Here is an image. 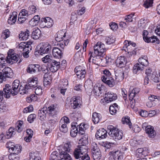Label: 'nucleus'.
<instances>
[{"label":"nucleus","mask_w":160,"mask_h":160,"mask_svg":"<svg viewBox=\"0 0 160 160\" xmlns=\"http://www.w3.org/2000/svg\"><path fill=\"white\" fill-rule=\"evenodd\" d=\"M88 135L84 134L80 139L79 143L81 144V145L75 148L73 152L74 156L76 159L80 158L79 160H90V158L87 154V147L86 145L88 143Z\"/></svg>","instance_id":"nucleus-1"},{"label":"nucleus","mask_w":160,"mask_h":160,"mask_svg":"<svg viewBox=\"0 0 160 160\" xmlns=\"http://www.w3.org/2000/svg\"><path fill=\"white\" fill-rule=\"evenodd\" d=\"M11 86L9 84H6L5 87L3 88L5 97L6 98H9L12 94L14 96L17 95L19 92L20 94H26L25 86L22 87L20 85V82L18 80L14 81L12 85V89Z\"/></svg>","instance_id":"nucleus-2"},{"label":"nucleus","mask_w":160,"mask_h":160,"mask_svg":"<svg viewBox=\"0 0 160 160\" xmlns=\"http://www.w3.org/2000/svg\"><path fill=\"white\" fill-rule=\"evenodd\" d=\"M109 135L112 139L116 141L122 139L123 134L122 131L115 128L112 125H109L107 128Z\"/></svg>","instance_id":"nucleus-3"},{"label":"nucleus","mask_w":160,"mask_h":160,"mask_svg":"<svg viewBox=\"0 0 160 160\" xmlns=\"http://www.w3.org/2000/svg\"><path fill=\"white\" fill-rule=\"evenodd\" d=\"M71 147L70 142H68L66 143L62 148L59 150L60 157L61 160H70L71 159L70 156L68 153L70 151Z\"/></svg>","instance_id":"nucleus-4"},{"label":"nucleus","mask_w":160,"mask_h":160,"mask_svg":"<svg viewBox=\"0 0 160 160\" xmlns=\"http://www.w3.org/2000/svg\"><path fill=\"white\" fill-rule=\"evenodd\" d=\"M94 52L96 55H104L106 49L105 45L101 42H97L94 46Z\"/></svg>","instance_id":"nucleus-5"},{"label":"nucleus","mask_w":160,"mask_h":160,"mask_svg":"<svg viewBox=\"0 0 160 160\" xmlns=\"http://www.w3.org/2000/svg\"><path fill=\"white\" fill-rule=\"evenodd\" d=\"M39 48V52L41 55L48 53L51 51V46L48 42H42L37 47Z\"/></svg>","instance_id":"nucleus-6"},{"label":"nucleus","mask_w":160,"mask_h":160,"mask_svg":"<svg viewBox=\"0 0 160 160\" xmlns=\"http://www.w3.org/2000/svg\"><path fill=\"white\" fill-rule=\"evenodd\" d=\"M13 73L10 68L9 67L4 68L0 72V83L6 80V78H11L12 76Z\"/></svg>","instance_id":"nucleus-7"},{"label":"nucleus","mask_w":160,"mask_h":160,"mask_svg":"<svg viewBox=\"0 0 160 160\" xmlns=\"http://www.w3.org/2000/svg\"><path fill=\"white\" fill-rule=\"evenodd\" d=\"M12 50H10L8 52V56L6 57V61L8 63L12 64L16 63L18 60L19 58L18 55L13 53Z\"/></svg>","instance_id":"nucleus-8"},{"label":"nucleus","mask_w":160,"mask_h":160,"mask_svg":"<svg viewBox=\"0 0 160 160\" xmlns=\"http://www.w3.org/2000/svg\"><path fill=\"white\" fill-rule=\"evenodd\" d=\"M28 84L25 85L26 93H28L30 92L31 88H35L37 86L38 78H30L28 79Z\"/></svg>","instance_id":"nucleus-9"},{"label":"nucleus","mask_w":160,"mask_h":160,"mask_svg":"<svg viewBox=\"0 0 160 160\" xmlns=\"http://www.w3.org/2000/svg\"><path fill=\"white\" fill-rule=\"evenodd\" d=\"M105 97L101 100V102L102 103L104 102L108 103L114 101L117 98L116 94L111 92H108L105 93Z\"/></svg>","instance_id":"nucleus-10"},{"label":"nucleus","mask_w":160,"mask_h":160,"mask_svg":"<svg viewBox=\"0 0 160 160\" xmlns=\"http://www.w3.org/2000/svg\"><path fill=\"white\" fill-rule=\"evenodd\" d=\"M147 123H143L142 127L143 129H145L146 132L148 134V137L150 138H153L155 136L156 132L154 130L153 127L150 125L146 126Z\"/></svg>","instance_id":"nucleus-11"},{"label":"nucleus","mask_w":160,"mask_h":160,"mask_svg":"<svg viewBox=\"0 0 160 160\" xmlns=\"http://www.w3.org/2000/svg\"><path fill=\"white\" fill-rule=\"evenodd\" d=\"M74 72L78 78L82 79L85 78L86 73L85 67L80 66L76 67L75 68Z\"/></svg>","instance_id":"nucleus-12"},{"label":"nucleus","mask_w":160,"mask_h":160,"mask_svg":"<svg viewBox=\"0 0 160 160\" xmlns=\"http://www.w3.org/2000/svg\"><path fill=\"white\" fill-rule=\"evenodd\" d=\"M29 14L28 11L25 9H22L18 15V22L19 23H22L26 20Z\"/></svg>","instance_id":"nucleus-13"},{"label":"nucleus","mask_w":160,"mask_h":160,"mask_svg":"<svg viewBox=\"0 0 160 160\" xmlns=\"http://www.w3.org/2000/svg\"><path fill=\"white\" fill-rule=\"evenodd\" d=\"M80 98L79 97H73L71 100V107L74 109L79 107L81 105Z\"/></svg>","instance_id":"nucleus-14"},{"label":"nucleus","mask_w":160,"mask_h":160,"mask_svg":"<svg viewBox=\"0 0 160 160\" xmlns=\"http://www.w3.org/2000/svg\"><path fill=\"white\" fill-rule=\"evenodd\" d=\"M92 52L90 57L88 59L89 62H91V58H92V63L98 65L99 63H100L102 62V56L103 55H96V56L93 57L92 54Z\"/></svg>","instance_id":"nucleus-15"},{"label":"nucleus","mask_w":160,"mask_h":160,"mask_svg":"<svg viewBox=\"0 0 160 160\" xmlns=\"http://www.w3.org/2000/svg\"><path fill=\"white\" fill-rule=\"evenodd\" d=\"M40 70V66L38 64H31L29 65L27 69V72L31 74L38 72Z\"/></svg>","instance_id":"nucleus-16"},{"label":"nucleus","mask_w":160,"mask_h":160,"mask_svg":"<svg viewBox=\"0 0 160 160\" xmlns=\"http://www.w3.org/2000/svg\"><path fill=\"white\" fill-rule=\"evenodd\" d=\"M47 112L49 114V116L53 117V118L56 117L57 110L56 106L54 105H51L46 108Z\"/></svg>","instance_id":"nucleus-17"},{"label":"nucleus","mask_w":160,"mask_h":160,"mask_svg":"<svg viewBox=\"0 0 160 160\" xmlns=\"http://www.w3.org/2000/svg\"><path fill=\"white\" fill-rule=\"evenodd\" d=\"M127 63V60L125 57L120 56L118 57L116 61V64L117 67L122 68L125 67Z\"/></svg>","instance_id":"nucleus-18"},{"label":"nucleus","mask_w":160,"mask_h":160,"mask_svg":"<svg viewBox=\"0 0 160 160\" xmlns=\"http://www.w3.org/2000/svg\"><path fill=\"white\" fill-rule=\"evenodd\" d=\"M148 32L147 30H144L143 33V38L144 40L148 43H154L155 39H156V36H153L151 37L148 36Z\"/></svg>","instance_id":"nucleus-19"},{"label":"nucleus","mask_w":160,"mask_h":160,"mask_svg":"<svg viewBox=\"0 0 160 160\" xmlns=\"http://www.w3.org/2000/svg\"><path fill=\"white\" fill-rule=\"evenodd\" d=\"M41 23L44 25V27L49 28L51 27L53 24V21L49 17L42 18L41 19Z\"/></svg>","instance_id":"nucleus-20"},{"label":"nucleus","mask_w":160,"mask_h":160,"mask_svg":"<svg viewBox=\"0 0 160 160\" xmlns=\"http://www.w3.org/2000/svg\"><path fill=\"white\" fill-rule=\"evenodd\" d=\"M102 81L110 87H112L115 85L114 80L112 77H105L104 76L103 78H102Z\"/></svg>","instance_id":"nucleus-21"},{"label":"nucleus","mask_w":160,"mask_h":160,"mask_svg":"<svg viewBox=\"0 0 160 160\" xmlns=\"http://www.w3.org/2000/svg\"><path fill=\"white\" fill-rule=\"evenodd\" d=\"M60 62H57L56 61L53 60L50 63V65L49 67L50 70L52 72H56L60 68Z\"/></svg>","instance_id":"nucleus-22"},{"label":"nucleus","mask_w":160,"mask_h":160,"mask_svg":"<svg viewBox=\"0 0 160 160\" xmlns=\"http://www.w3.org/2000/svg\"><path fill=\"white\" fill-rule=\"evenodd\" d=\"M107 131L104 128L99 129L96 133V137L99 139L104 138L107 136Z\"/></svg>","instance_id":"nucleus-23"},{"label":"nucleus","mask_w":160,"mask_h":160,"mask_svg":"<svg viewBox=\"0 0 160 160\" xmlns=\"http://www.w3.org/2000/svg\"><path fill=\"white\" fill-rule=\"evenodd\" d=\"M52 54L56 58H61L63 54L62 50L57 47H54L52 50Z\"/></svg>","instance_id":"nucleus-24"},{"label":"nucleus","mask_w":160,"mask_h":160,"mask_svg":"<svg viewBox=\"0 0 160 160\" xmlns=\"http://www.w3.org/2000/svg\"><path fill=\"white\" fill-rule=\"evenodd\" d=\"M113 158L115 160H121L123 158V153L119 151L111 152Z\"/></svg>","instance_id":"nucleus-25"},{"label":"nucleus","mask_w":160,"mask_h":160,"mask_svg":"<svg viewBox=\"0 0 160 160\" xmlns=\"http://www.w3.org/2000/svg\"><path fill=\"white\" fill-rule=\"evenodd\" d=\"M17 12H12L10 15L8 19V23L11 25L14 24L16 22L17 18Z\"/></svg>","instance_id":"nucleus-26"},{"label":"nucleus","mask_w":160,"mask_h":160,"mask_svg":"<svg viewBox=\"0 0 160 160\" xmlns=\"http://www.w3.org/2000/svg\"><path fill=\"white\" fill-rule=\"evenodd\" d=\"M16 129L12 127H10L6 132V134L5 136V138L9 139L13 137L16 134Z\"/></svg>","instance_id":"nucleus-27"},{"label":"nucleus","mask_w":160,"mask_h":160,"mask_svg":"<svg viewBox=\"0 0 160 160\" xmlns=\"http://www.w3.org/2000/svg\"><path fill=\"white\" fill-rule=\"evenodd\" d=\"M115 74L116 78H118L119 80H122L124 78V73L122 70H117L115 72Z\"/></svg>","instance_id":"nucleus-28"},{"label":"nucleus","mask_w":160,"mask_h":160,"mask_svg":"<svg viewBox=\"0 0 160 160\" xmlns=\"http://www.w3.org/2000/svg\"><path fill=\"white\" fill-rule=\"evenodd\" d=\"M30 31L28 30H26L25 32H21L19 35L20 39L23 40H26L29 36Z\"/></svg>","instance_id":"nucleus-29"},{"label":"nucleus","mask_w":160,"mask_h":160,"mask_svg":"<svg viewBox=\"0 0 160 160\" xmlns=\"http://www.w3.org/2000/svg\"><path fill=\"white\" fill-rule=\"evenodd\" d=\"M95 152H93V156L95 160H99L101 158V152L99 148L95 149Z\"/></svg>","instance_id":"nucleus-30"},{"label":"nucleus","mask_w":160,"mask_h":160,"mask_svg":"<svg viewBox=\"0 0 160 160\" xmlns=\"http://www.w3.org/2000/svg\"><path fill=\"white\" fill-rule=\"evenodd\" d=\"M41 34V32L39 29H35L33 31L31 34V37L34 39H37L39 38Z\"/></svg>","instance_id":"nucleus-31"},{"label":"nucleus","mask_w":160,"mask_h":160,"mask_svg":"<svg viewBox=\"0 0 160 160\" xmlns=\"http://www.w3.org/2000/svg\"><path fill=\"white\" fill-rule=\"evenodd\" d=\"M29 158L30 160H41L39 154L37 152H30L29 154Z\"/></svg>","instance_id":"nucleus-32"},{"label":"nucleus","mask_w":160,"mask_h":160,"mask_svg":"<svg viewBox=\"0 0 160 160\" xmlns=\"http://www.w3.org/2000/svg\"><path fill=\"white\" fill-rule=\"evenodd\" d=\"M101 118V115L100 114L96 112H94L92 115V121L94 123H97Z\"/></svg>","instance_id":"nucleus-33"},{"label":"nucleus","mask_w":160,"mask_h":160,"mask_svg":"<svg viewBox=\"0 0 160 160\" xmlns=\"http://www.w3.org/2000/svg\"><path fill=\"white\" fill-rule=\"evenodd\" d=\"M102 90V87L95 86L93 88L92 93L95 96H98L101 94Z\"/></svg>","instance_id":"nucleus-34"},{"label":"nucleus","mask_w":160,"mask_h":160,"mask_svg":"<svg viewBox=\"0 0 160 160\" xmlns=\"http://www.w3.org/2000/svg\"><path fill=\"white\" fill-rule=\"evenodd\" d=\"M59 128L60 131L64 133H66L68 131L67 124L65 123H63L59 122Z\"/></svg>","instance_id":"nucleus-35"},{"label":"nucleus","mask_w":160,"mask_h":160,"mask_svg":"<svg viewBox=\"0 0 160 160\" xmlns=\"http://www.w3.org/2000/svg\"><path fill=\"white\" fill-rule=\"evenodd\" d=\"M143 67L139 63H137L135 64L133 68V72L134 73H137L139 71H142L143 69Z\"/></svg>","instance_id":"nucleus-36"},{"label":"nucleus","mask_w":160,"mask_h":160,"mask_svg":"<svg viewBox=\"0 0 160 160\" xmlns=\"http://www.w3.org/2000/svg\"><path fill=\"white\" fill-rule=\"evenodd\" d=\"M52 57L51 55H47L42 58V61L44 63H51L53 60L52 59Z\"/></svg>","instance_id":"nucleus-37"},{"label":"nucleus","mask_w":160,"mask_h":160,"mask_svg":"<svg viewBox=\"0 0 160 160\" xmlns=\"http://www.w3.org/2000/svg\"><path fill=\"white\" fill-rule=\"evenodd\" d=\"M139 63L142 67L147 66L148 65V62L147 60L143 58H139L138 60Z\"/></svg>","instance_id":"nucleus-38"},{"label":"nucleus","mask_w":160,"mask_h":160,"mask_svg":"<svg viewBox=\"0 0 160 160\" xmlns=\"http://www.w3.org/2000/svg\"><path fill=\"white\" fill-rule=\"evenodd\" d=\"M8 157L10 160H19V159L18 154L12 152L9 155Z\"/></svg>","instance_id":"nucleus-39"},{"label":"nucleus","mask_w":160,"mask_h":160,"mask_svg":"<svg viewBox=\"0 0 160 160\" xmlns=\"http://www.w3.org/2000/svg\"><path fill=\"white\" fill-rule=\"evenodd\" d=\"M13 148L14 149H13L12 150V152L17 153L18 154L21 152L22 150V147L19 144H16L15 145L14 147Z\"/></svg>","instance_id":"nucleus-40"},{"label":"nucleus","mask_w":160,"mask_h":160,"mask_svg":"<svg viewBox=\"0 0 160 160\" xmlns=\"http://www.w3.org/2000/svg\"><path fill=\"white\" fill-rule=\"evenodd\" d=\"M6 59L5 58L4 56L2 54H0V65L1 66L2 68L3 66H5L6 62L7 63V62L6 61Z\"/></svg>","instance_id":"nucleus-41"},{"label":"nucleus","mask_w":160,"mask_h":160,"mask_svg":"<svg viewBox=\"0 0 160 160\" xmlns=\"http://www.w3.org/2000/svg\"><path fill=\"white\" fill-rule=\"evenodd\" d=\"M59 84L60 88H66L68 84V81L67 79H63L60 82Z\"/></svg>","instance_id":"nucleus-42"},{"label":"nucleus","mask_w":160,"mask_h":160,"mask_svg":"<svg viewBox=\"0 0 160 160\" xmlns=\"http://www.w3.org/2000/svg\"><path fill=\"white\" fill-rule=\"evenodd\" d=\"M122 122L124 124H126L128 125L130 128H131V122H130L129 118L128 117H125L122 119Z\"/></svg>","instance_id":"nucleus-43"},{"label":"nucleus","mask_w":160,"mask_h":160,"mask_svg":"<svg viewBox=\"0 0 160 160\" xmlns=\"http://www.w3.org/2000/svg\"><path fill=\"white\" fill-rule=\"evenodd\" d=\"M153 3V0H146L143 4L144 6L146 8L152 7Z\"/></svg>","instance_id":"nucleus-44"},{"label":"nucleus","mask_w":160,"mask_h":160,"mask_svg":"<svg viewBox=\"0 0 160 160\" xmlns=\"http://www.w3.org/2000/svg\"><path fill=\"white\" fill-rule=\"evenodd\" d=\"M113 60L109 57H106V58H102V63L106 64V66L110 65Z\"/></svg>","instance_id":"nucleus-45"},{"label":"nucleus","mask_w":160,"mask_h":160,"mask_svg":"<svg viewBox=\"0 0 160 160\" xmlns=\"http://www.w3.org/2000/svg\"><path fill=\"white\" fill-rule=\"evenodd\" d=\"M10 36V32L8 29H6L4 31L2 35V37L4 39H6L8 37H9Z\"/></svg>","instance_id":"nucleus-46"},{"label":"nucleus","mask_w":160,"mask_h":160,"mask_svg":"<svg viewBox=\"0 0 160 160\" xmlns=\"http://www.w3.org/2000/svg\"><path fill=\"white\" fill-rule=\"evenodd\" d=\"M143 151V148H138L136 151V155L137 157H141L142 155V152Z\"/></svg>","instance_id":"nucleus-47"},{"label":"nucleus","mask_w":160,"mask_h":160,"mask_svg":"<svg viewBox=\"0 0 160 160\" xmlns=\"http://www.w3.org/2000/svg\"><path fill=\"white\" fill-rule=\"evenodd\" d=\"M23 124V122L22 121H20L18 125L16 126V130L19 132L22 131V125Z\"/></svg>","instance_id":"nucleus-48"},{"label":"nucleus","mask_w":160,"mask_h":160,"mask_svg":"<svg viewBox=\"0 0 160 160\" xmlns=\"http://www.w3.org/2000/svg\"><path fill=\"white\" fill-rule=\"evenodd\" d=\"M105 41L107 44H110L114 42L115 38L108 37H106Z\"/></svg>","instance_id":"nucleus-49"},{"label":"nucleus","mask_w":160,"mask_h":160,"mask_svg":"<svg viewBox=\"0 0 160 160\" xmlns=\"http://www.w3.org/2000/svg\"><path fill=\"white\" fill-rule=\"evenodd\" d=\"M37 99V97L34 94L30 95L29 97L27 98V101L28 102L35 101Z\"/></svg>","instance_id":"nucleus-50"},{"label":"nucleus","mask_w":160,"mask_h":160,"mask_svg":"<svg viewBox=\"0 0 160 160\" xmlns=\"http://www.w3.org/2000/svg\"><path fill=\"white\" fill-rule=\"evenodd\" d=\"M36 115L34 114H31L29 115L28 118V121L30 123H32L34 120L36 118Z\"/></svg>","instance_id":"nucleus-51"},{"label":"nucleus","mask_w":160,"mask_h":160,"mask_svg":"<svg viewBox=\"0 0 160 160\" xmlns=\"http://www.w3.org/2000/svg\"><path fill=\"white\" fill-rule=\"evenodd\" d=\"M35 92L37 95H40L42 94V89L40 86H38L35 89Z\"/></svg>","instance_id":"nucleus-52"},{"label":"nucleus","mask_w":160,"mask_h":160,"mask_svg":"<svg viewBox=\"0 0 160 160\" xmlns=\"http://www.w3.org/2000/svg\"><path fill=\"white\" fill-rule=\"evenodd\" d=\"M15 145L14 143L12 142H8L6 144L7 148H9V150L11 149L12 150L13 149H14L13 148Z\"/></svg>","instance_id":"nucleus-53"},{"label":"nucleus","mask_w":160,"mask_h":160,"mask_svg":"<svg viewBox=\"0 0 160 160\" xmlns=\"http://www.w3.org/2000/svg\"><path fill=\"white\" fill-rule=\"evenodd\" d=\"M58 153L56 152H53L51 155L50 158L53 160H57L58 159Z\"/></svg>","instance_id":"nucleus-54"},{"label":"nucleus","mask_w":160,"mask_h":160,"mask_svg":"<svg viewBox=\"0 0 160 160\" xmlns=\"http://www.w3.org/2000/svg\"><path fill=\"white\" fill-rule=\"evenodd\" d=\"M133 16V14H132L126 16L124 18V20H126L127 22H131L132 21V17Z\"/></svg>","instance_id":"nucleus-55"},{"label":"nucleus","mask_w":160,"mask_h":160,"mask_svg":"<svg viewBox=\"0 0 160 160\" xmlns=\"http://www.w3.org/2000/svg\"><path fill=\"white\" fill-rule=\"evenodd\" d=\"M104 75L102 77L101 79L103 78L104 76L105 77H110V76L111 75V73L107 69H105L102 71Z\"/></svg>","instance_id":"nucleus-56"},{"label":"nucleus","mask_w":160,"mask_h":160,"mask_svg":"<svg viewBox=\"0 0 160 160\" xmlns=\"http://www.w3.org/2000/svg\"><path fill=\"white\" fill-rule=\"evenodd\" d=\"M60 122L67 124L69 123V120L68 117H64L61 119Z\"/></svg>","instance_id":"nucleus-57"},{"label":"nucleus","mask_w":160,"mask_h":160,"mask_svg":"<svg viewBox=\"0 0 160 160\" xmlns=\"http://www.w3.org/2000/svg\"><path fill=\"white\" fill-rule=\"evenodd\" d=\"M26 44L25 42H21L19 44V48L21 50L23 51H26Z\"/></svg>","instance_id":"nucleus-58"},{"label":"nucleus","mask_w":160,"mask_h":160,"mask_svg":"<svg viewBox=\"0 0 160 160\" xmlns=\"http://www.w3.org/2000/svg\"><path fill=\"white\" fill-rule=\"evenodd\" d=\"M109 26L111 29L113 30H116L118 28L117 24L115 22H112L110 23Z\"/></svg>","instance_id":"nucleus-59"},{"label":"nucleus","mask_w":160,"mask_h":160,"mask_svg":"<svg viewBox=\"0 0 160 160\" xmlns=\"http://www.w3.org/2000/svg\"><path fill=\"white\" fill-rule=\"evenodd\" d=\"M118 108H114L113 106H110L109 107V111L111 114L113 115L116 113L117 109Z\"/></svg>","instance_id":"nucleus-60"},{"label":"nucleus","mask_w":160,"mask_h":160,"mask_svg":"<svg viewBox=\"0 0 160 160\" xmlns=\"http://www.w3.org/2000/svg\"><path fill=\"white\" fill-rule=\"evenodd\" d=\"M29 9L31 13H34L36 11V7L34 5H31L29 7Z\"/></svg>","instance_id":"nucleus-61"},{"label":"nucleus","mask_w":160,"mask_h":160,"mask_svg":"<svg viewBox=\"0 0 160 160\" xmlns=\"http://www.w3.org/2000/svg\"><path fill=\"white\" fill-rule=\"evenodd\" d=\"M6 107L5 105L2 102L0 103V112H3L6 110Z\"/></svg>","instance_id":"nucleus-62"},{"label":"nucleus","mask_w":160,"mask_h":160,"mask_svg":"<svg viewBox=\"0 0 160 160\" xmlns=\"http://www.w3.org/2000/svg\"><path fill=\"white\" fill-rule=\"evenodd\" d=\"M139 114L142 117H146L148 116V113L146 111L142 110L140 112Z\"/></svg>","instance_id":"nucleus-63"},{"label":"nucleus","mask_w":160,"mask_h":160,"mask_svg":"<svg viewBox=\"0 0 160 160\" xmlns=\"http://www.w3.org/2000/svg\"><path fill=\"white\" fill-rule=\"evenodd\" d=\"M82 88V85L81 84H79L75 86L74 89L77 91H81Z\"/></svg>","instance_id":"nucleus-64"}]
</instances>
